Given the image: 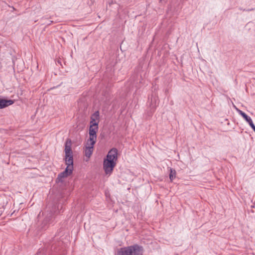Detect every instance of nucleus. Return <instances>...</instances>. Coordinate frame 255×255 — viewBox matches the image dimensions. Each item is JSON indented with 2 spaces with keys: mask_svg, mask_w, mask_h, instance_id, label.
I'll use <instances>...</instances> for the list:
<instances>
[{
  "mask_svg": "<svg viewBox=\"0 0 255 255\" xmlns=\"http://www.w3.org/2000/svg\"><path fill=\"white\" fill-rule=\"evenodd\" d=\"M56 212L55 206L52 207V209L49 211L47 210V213L45 215L44 219L39 226V230H45L48 228L49 225L52 224L54 221V216L56 214Z\"/></svg>",
  "mask_w": 255,
  "mask_h": 255,
  "instance_id": "3",
  "label": "nucleus"
},
{
  "mask_svg": "<svg viewBox=\"0 0 255 255\" xmlns=\"http://www.w3.org/2000/svg\"><path fill=\"white\" fill-rule=\"evenodd\" d=\"M36 68H38V65H37V66H36Z\"/></svg>",
  "mask_w": 255,
  "mask_h": 255,
  "instance_id": "20",
  "label": "nucleus"
},
{
  "mask_svg": "<svg viewBox=\"0 0 255 255\" xmlns=\"http://www.w3.org/2000/svg\"><path fill=\"white\" fill-rule=\"evenodd\" d=\"M176 171L172 168H170V174H169V178L171 181H172L176 177Z\"/></svg>",
  "mask_w": 255,
  "mask_h": 255,
  "instance_id": "12",
  "label": "nucleus"
},
{
  "mask_svg": "<svg viewBox=\"0 0 255 255\" xmlns=\"http://www.w3.org/2000/svg\"><path fill=\"white\" fill-rule=\"evenodd\" d=\"M118 159V149L116 148H112L108 153L103 162V168L105 173L110 175L116 165Z\"/></svg>",
  "mask_w": 255,
  "mask_h": 255,
  "instance_id": "1",
  "label": "nucleus"
},
{
  "mask_svg": "<svg viewBox=\"0 0 255 255\" xmlns=\"http://www.w3.org/2000/svg\"><path fill=\"white\" fill-rule=\"evenodd\" d=\"M41 254V252L40 251H39L37 252V253L36 254V255H39L40 254Z\"/></svg>",
  "mask_w": 255,
  "mask_h": 255,
  "instance_id": "17",
  "label": "nucleus"
},
{
  "mask_svg": "<svg viewBox=\"0 0 255 255\" xmlns=\"http://www.w3.org/2000/svg\"><path fill=\"white\" fill-rule=\"evenodd\" d=\"M72 142L70 139L68 138L65 143L64 151L65 152V159H68L70 157L73 160V152L71 149Z\"/></svg>",
  "mask_w": 255,
  "mask_h": 255,
  "instance_id": "6",
  "label": "nucleus"
},
{
  "mask_svg": "<svg viewBox=\"0 0 255 255\" xmlns=\"http://www.w3.org/2000/svg\"><path fill=\"white\" fill-rule=\"evenodd\" d=\"M21 65L22 66V67L18 68V67L19 65H12V68L14 71H15L16 70H17V71L19 72V70H20V71H22L23 70V69L25 68V67L24 66V65Z\"/></svg>",
  "mask_w": 255,
  "mask_h": 255,
  "instance_id": "14",
  "label": "nucleus"
},
{
  "mask_svg": "<svg viewBox=\"0 0 255 255\" xmlns=\"http://www.w3.org/2000/svg\"><path fill=\"white\" fill-rule=\"evenodd\" d=\"M100 119V113L98 111H96L94 114H93L90 117V125H92V124L94 123H98L99 122Z\"/></svg>",
  "mask_w": 255,
  "mask_h": 255,
  "instance_id": "10",
  "label": "nucleus"
},
{
  "mask_svg": "<svg viewBox=\"0 0 255 255\" xmlns=\"http://www.w3.org/2000/svg\"><path fill=\"white\" fill-rule=\"evenodd\" d=\"M68 176V174H66V172L63 171L58 174L57 179H58L59 181H61L62 178H66Z\"/></svg>",
  "mask_w": 255,
  "mask_h": 255,
  "instance_id": "13",
  "label": "nucleus"
},
{
  "mask_svg": "<svg viewBox=\"0 0 255 255\" xmlns=\"http://www.w3.org/2000/svg\"><path fill=\"white\" fill-rule=\"evenodd\" d=\"M108 3L110 5H111L113 3V0L109 1Z\"/></svg>",
  "mask_w": 255,
  "mask_h": 255,
  "instance_id": "15",
  "label": "nucleus"
},
{
  "mask_svg": "<svg viewBox=\"0 0 255 255\" xmlns=\"http://www.w3.org/2000/svg\"><path fill=\"white\" fill-rule=\"evenodd\" d=\"M253 9H254L253 8H252V9H248V10H247V11H251V10H253Z\"/></svg>",
  "mask_w": 255,
  "mask_h": 255,
  "instance_id": "18",
  "label": "nucleus"
},
{
  "mask_svg": "<svg viewBox=\"0 0 255 255\" xmlns=\"http://www.w3.org/2000/svg\"><path fill=\"white\" fill-rule=\"evenodd\" d=\"M58 63H59V64H61V62H60L59 61H58Z\"/></svg>",
  "mask_w": 255,
  "mask_h": 255,
  "instance_id": "19",
  "label": "nucleus"
},
{
  "mask_svg": "<svg viewBox=\"0 0 255 255\" xmlns=\"http://www.w3.org/2000/svg\"><path fill=\"white\" fill-rule=\"evenodd\" d=\"M53 22V21H50L49 23H47V25H50Z\"/></svg>",
  "mask_w": 255,
  "mask_h": 255,
  "instance_id": "16",
  "label": "nucleus"
},
{
  "mask_svg": "<svg viewBox=\"0 0 255 255\" xmlns=\"http://www.w3.org/2000/svg\"><path fill=\"white\" fill-rule=\"evenodd\" d=\"M158 104V99L155 95H152L150 99H148L147 114L148 116H151L155 111V109Z\"/></svg>",
  "mask_w": 255,
  "mask_h": 255,
  "instance_id": "5",
  "label": "nucleus"
},
{
  "mask_svg": "<svg viewBox=\"0 0 255 255\" xmlns=\"http://www.w3.org/2000/svg\"><path fill=\"white\" fill-rule=\"evenodd\" d=\"M88 145L89 146L86 147L85 151V155L86 157L89 158L92 154L94 145H91L90 144Z\"/></svg>",
  "mask_w": 255,
  "mask_h": 255,
  "instance_id": "11",
  "label": "nucleus"
},
{
  "mask_svg": "<svg viewBox=\"0 0 255 255\" xmlns=\"http://www.w3.org/2000/svg\"><path fill=\"white\" fill-rule=\"evenodd\" d=\"M143 248L138 244L118 249L115 255H143Z\"/></svg>",
  "mask_w": 255,
  "mask_h": 255,
  "instance_id": "2",
  "label": "nucleus"
},
{
  "mask_svg": "<svg viewBox=\"0 0 255 255\" xmlns=\"http://www.w3.org/2000/svg\"><path fill=\"white\" fill-rule=\"evenodd\" d=\"M65 161L67 167L64 171L69 176L72 173L73 170V160L70 157L69 159H65Z\"/></svg>",
  "mask_w": 255,
  "mask_h": 255,
  "instance_id": "7",
  "label": "nucleus"
},
{
  "mask_svg": "<svg viewBox=\"0 0 255 255\" xmlns=\"http://www.w3.org/2000/svg\"><path fill=\"white\" fill-rule=\"evenodd\" d=\"M239 113L240 115L244 118V119L248 123V124H249L250 127L255 132V126L254 124L252 119L249 117L245 113L241 110H239Z\"/></svg>",
  "mask_w": 255,
  "mask_h": 255,
  "instance_id": "8",
  "label": "nucleus"
},
{
  "mask_svg": "<svg viewBox=\"0 0 255 255\" xmlns=\"http://www.w3.org/2000/svg\"><path fill=\"white\" fill-rule=\"evenodd\" d=\"M98 130V123L92 124L90 125L89 128V139L88 140L87 144L91 145H94L97 139V132Z\"/></svg>",
  "mask_w": 255,
  "mask_h": 255,
  "instance_id": "4",
  "label": "nucleus"
},
{
  "mask_svg": "<svg viewBox=\"0 0 255 255\" xmlns=\"http://www.w3.org/2000/svg\"><path fill=\"white\" fill-rule=\"evenodd\" d=\"M13 103V100L0 99V109L6 108L8 106L12 105Z\"/></svg>",
  "mask_w": 255,
  "mask_h": 255,
  "instance_id": "9",
  "label": "nucleus"
}]
</instances>
